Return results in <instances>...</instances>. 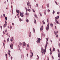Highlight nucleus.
Segmentation results:
<instances>
[{"instance_id":"obj_1","label":"nucleus","mask_w":60,"mask_h":60,"mask_svg":"<svg viewBox=\"0 0 60 60\" xmlns=\"http://www.w3.org/2000/svg\"><path fill=\"white\" fill-rule=\"evenodd\" d=\"M55 18V21H56V23H57V24H59V23H58V21H57L56 20H57V19H59V16H57V17H56Z\"/></svg>"},{"instance_id":"obj_25","label":"nucleus","mask_w":60,"mask_h":60,"mask_svg":"<svg viewBox=\"0 0 60 60\" xmlns=\"http://www.w3.org/2000/svg\"><path fill=\"white\" fill-rule=\"evenodd\" d=\"M8 54L9 55V56H11V55L10 54V53H8Z\"/></svg>"},{"instance_id":"obj_9","label":"nucleus","mask_w":60,"mask_h":60,"mask_svg":"<svg viewBox=\"0 0 60 60\" xmlns=\"http://www.w3.org/2000/svg\"><path fill=\"white\" fill-rule=\"evenodd\" d=\"M34 23L35 24H36V20H35V19H34Z\"/></svg>"},{"instance_id":"obj_14","label":"nucleus","mask_w":60,"mask_h":60,"mask_svg":"<svg viewBox=\"0 0 60 60\" xmlns=\"http://www.w3.org/2000/svg\"><path fill=\"white\" fill-rule=\"evenodd\" d=\"M5 24L6 25L7 24V22H6V21H5Z\"/></svg>"},{"instance_id":"obj_57","label":"nucleus","mask_w":60,"mask_h":60,"mask_svg":"<svg viewBox=\"0 0 60 60\" xmlns=\"http://www.w3.org/2000/svg\"><path fill=\"white\" fill-rule=\"evenodd\" d=\"M30 35V34H29V37H30V36H31V35Z\"/></svg>"},{"instance_id":"obj_29","label":"nucleus","mask_w":60,"mask_h":60,"mask_svg":"<svg viewBox=\"0 0 60 60\" xmlns=\"http://www.w3.org/2000/svg\"><path fill=\"white\" fill-rule=\"evenodd\" d=\"M47 7H48V8L49 7V4H47Z\"/></svg>"},{"instance_id":"obj_30","label":"nucleus","mask_w":60,"mask_h":60,"mask_svg":"<svg viewBox=\"0 0 60 60\" xmlns=\"http://www.w3.org/2000/svg\"><path fill=\"white\" fill-rule=\"evenodd\" d=\"M55 2L56 4H57V2H56V1H55Z\"/></svg>"},{"instance_id":"obj_40","label":"nucleus","mask_w":60,"mask_h":60,"mask_svg":"<svg viewBox=\"0 0 60 60\" xmlns=\"http://www.w3.org/2000/svg\"><path fill=\"white\" fill-rule=\"evenodd\" d=\"M30 52H32V49H30Z\"/></svg>"},{"instance_id":"obj_27","label":"nucleus","mask_w":60,"mask_h":60,"mask_svg":"<svg viewBox=\"0 0 60 60\" xmlns=\"http://www.w3.org/2000/svg\"><path fill=\"white\" fill-rule=\"evenodd\" d=\"M49 11H50V10L49 9L48 10V12H49Z\"/></svg>"},{"instance_id":"obj_33","label":"nucleus","mask_w":60,"mask_h":60,"mask_svg":"<svg viewBox=\"0 0 60 60\" xmlns=\"http://www.w3.org/2000/svg\"><path fill=\"white\" fill-rule=\"evenodd\" d=\"M27 46L28 48H29V44H28L27 45Z\"/></svg>"},{"instance_id":"obj_63","label":"nucleus","mask_w":60,"mask_h":60,"mask_svg":"<svg viewBox=\"0 0 60 60\" xmlns=\"http://www.w3.org/2000/svg\"><path fill=\"white\" fill-rule=\"evenodd\" d=\"M26 15H27V13H26Z\"/></svg>"},{"instance_id":"obj_11","label":"nucleus","mask_w":60,"mask_h":60,"mask_svg":"<svg viewBox=\"0 0 60 60\" xmlns=\"http://www.w3.org/2000/svg\"><path fill=\"white\" fill-rule=\"evenodd\" d=\"M19 45H20V46H21V45H22V43H21V42H19Z\"/></svg>"},{"instance_id":"obj_3","label":"nucleus","mask_w":60,"mask_h":60,"mask_svg":"<svg viewBox=\"0 0 60 60\" xmlns=\"http://www.w3.org/2000/svg\"><path fill=\"white\" fill-rule=\"evenodd\" d=\"M10 47L11 49H13V44L12 43L11 44V45H10Z\"/></svg>"},{"instance_id":"obj_54","label":"nucleus","mask_w":60,"mask_h":60,"mask_svg":"<svg viewBox=\"0 0 60 60\" xmlns=\"http://www.w3.org/2000/svg\"><path fill=\"white\" fill-rule=\"evenodd\" d=\"M51 54H52V53H51V52H50V55H51Z\"/></svg>"},{"instance_id":"obj_60","label":"nucleus","mask_w":60,"mask_h":60,"mask_svg":"<svg viewBox=\"0 0 60 60\" xmlns=\"http://www.w3.org/2000/svg\"><path fill=\"white\" fill-rule=\"evenodd\" d=\"M12 25H14V23H12Z\"/></svg>"},{"instance_id":"obj_47","label":"nucleus","mask_w":60,"mask_h":60,"mask_svg":"<svg viewBox=\"0 0 60 60\" xmlns=\"http://www.w3.org/2000/svg\"><path fill=\"white\" fill-rule=\"evenodd\" d=\"M46 40L47 41H48V38H46Z\"/></svg>"},{"instance_id":"obj_43","label":"nucleus","mask_w":60,"mask_h":60,"mask_svg":"<svg viewBox=\"0 0 60 60\" xmlns=\"http://www.w3.org/2000/svg\"><path fill=\"white\" fill-rule=\"evenodd\" d=\"M57 51L58 52H60V51H59V49H58L57 50Z\"/></svg>"},{"instance_id":"obj_7","label":"nucleus","mask_w":60,"mask_h":60,"mask_svg":"<svg viewBox=\"0 0 60 60\" xmlns=\"http://www.w3.org/2000/svg\"><path fill=\"white\" fill-rule=\"evenodd\" d=\"M27 5H28V6H30V2H28V3H27Z\"/></svg>"},{"instance_id":"obj_12","label":"nucleus","mask_w":60,"mask_h":60,"mask_svg":"<svg viewBox=\"0 0 60 60\" xmlns=\"http://www.w3.org/2000/svg\"><path fill=\"white\" fill-rule=\"evenodd\" d=\"M47 47V45L46 44L45 45V49H47V48H46Z\"/></svg>"},{"instance_id":"obj_6","label":"nucleus","mask_w":60,"mask_h":60,"mask_svg":"<svg viewBox=\"0 0 60 60\" xmlns=\"http://www.w3.org/2000/svg\"><path fill=\"white\" fill-rule=\"evenodd\" d=\"M16 12L18 14H19V10H16Z\"/></svg>"},{"instance_id":"obj_46","label":"nucleus","mask_w":60,"mask_h":60,"mask_svg":"<svg viewBox=\"0 0 60 60\" xmlns=\"http://www.w3.org/2000/svg\"><path fill=\"white\" fill-rule=\"evenodd\" d=\"M6 60H7V59H7V56H6Z\"/></svg>"},{"instance_id":"obj_16","label":"nucleus","mask_w":60,"mask_h":60,"mask_svg":"<svg viewBox=\"0 0 60 60\" xmlns=\"http://www.w3.org/2000/svg\"><path fill=\"white\" fill-rule=\"evenodd\" d=\"M19 13L20 14V16H21V15H22V13L21 12H20Z\"/></svg>"},{"instance_id":"obj_59","label":"nucleus","mask_w":60,"mask_h":60,"mask_svg":"<svg viewBox=\"0 0 60 60\" xmlns=\"http://www.w3.org/2000/svg\"><path fill=\"white\" fill-rule=\"evenodd\" d=\"M0 27L1 28V29H2V26H0Z\"/></svg>"},{"instance_id":"obj_64","label":"nucleus","mask_w":60,"mask_h":60,"mask_svg":"<svg viewBox=\"0 0 60 60\" xmlns=\"http://www.w3.org/2000/svg\"><path fill=\"white\" fill-rule=\"evenodd\" d=\"M12 59V57H11V59Z\"/></svg>"},{"instance_id":"obj_28","label":"nucleus","mask_w":60,"mask_h":60,"mask_svg":"<svg viewBox=\"0 0 60 60\" xmlns=\"http://www.w3.org/2000/svg\"><path fill=\"white\" fill-rule=\"evenodd\" d=\"M53 51H55V48H53Z\"/></svg>"},{"instance_id":"obj_36","label":"nucleus","mask_w":60,"mask_h":60,"mask_svg":"<svg viewBox=\"0 0 60 60\" xmlns=\"http://www.w3.org/2000/svg\"><path fill=\"white\" fill-rule=\"evenodd\" d=\"M47 21L48 23H49V19H47Z\"/></svg>"},{"instance_id":"obj_8","label":"nucleus","mask_w":60,"mask_h":60,"mask_svg":"<svg viewBox=\"0 0 60 60\" xmlns=\"http://www.w3.org/2000/svg\"><path fill=\"white\" fill-rule=\"evenodd\" d=\"M22 45H23V46H26V43H25H25H24V42L23 43V44H22Z\"/></svg>"},{"instance_id":"obj_51","label":"nucleus","mask_w":60,"mask_h":60,"mask_svg":"<svg viewBox=\"0 0 60 60\" xmlns=\"http://www.w3.org/2000/svg\"><path fill=\"white\" fill-rule=\"evenodd\" d=\"M11 42H12V40L11 39Z\"/></svg>"},{"instance_id":"obj_56","label":"nucleus","mask_w":60,"mask_h":60,"mask_svg":"<svg viewBox=\"0 0 60 60\" xmlns=\"http://www.w3.org/2000/svg\"><path fill=\"white\" fill-rule=\"evenodd\" d=\"M24 55H22V57L23 58H24Z\"/></svg>"},{"instance_id":"obj_22","label":"nucleus","mask_w":60,"mask_h":60,"mask_svg":"<svg viewBox=\"0 0 60 60\" xmlns=\"http://www.w3.org/2000/svg\"><path fill=\"white\" fill-rule=\"evenodd\" d=\"M29 21V20L28 19H27L26 20V22H28Z\"/></svg>"},{"instance_id":"obj_44","label":"nucleus","mask_w":60,"mask_h":60,"mask_svg":"<svg viewBox=\"0 0 60 60\" xmlns=\"http://www.w3.org/2000/svg\"><path fill=\"white\" fill-rule=\"evenodd\" d=\"M6 24H5L4 25V27H5V26H6Z\"/></svg>"},{"instance_id":"obj_52","label":"nucleus","mask_w":60,"mask_h":60,"mask_svg":"<svg viewBox=\"0 0 60 60\" xmlns=\"http://www.w3.org/2000/svg\"><path fill=\"white\" fill-rule=\"evenodd\" d=\"M5 56H7V54H6Z\"/></svg>"},{"instance_id":"obj_42","label":"nucleus","mask_w":60,"mask_h":60,"mask_svg":"<svg viewBox=\"0 0 60 60\" xmlns=\"http://www.w3.org/2000/svg\"><path fill=\"white\" fill-rule=\"evenodd\" d=\"M58 33V31H57L56 32V34H57V33Z\"/></svg>"},{"instance_id":"obj_13","label":"nucleus","mask_w":60,"mask_h":60,"mask_svg":"<svg viewBox=\"0 0 60 60\" xmlns=\"http://www.w3.org/2000/svg\"><path fill=\"white\" fill-rule=\"evenodd\" d=\"M46 45H47V44H49V42H46Z\"/></svg>"},{"instance_id":"obj_41","label":"nucleus","mask_w":60,"mask_h":60,"mask_svg":"<svg viewBox=\"0 0 60 60\" xmlns=\"http://www.w3.org/2000/svg\"><path fill=\"white\" fill-rule=\"evenodd\" d=\"M56 37H57V38L58 37V35H56Z\"/></svg>"},{"instance_id":"obj_32","label":"nucleus","mask_w":60,"mask_h":60,"mask_svg":"<svg viewBox=\"0 0 60 60\" xmlns=\"http://www.w3.org/2000/svg\"><path fill=\"white\" fill-rule=\"evenodd\" d=\"M10 29H11V28H12V26H10Z\"/></svg>"},{"instance_id":"obj_31","label":"nucleus","mask_w":60,"mask_h":60,"mask_svg":"<svg viewBox=\"0 0 60 60\" xmlns=\"http://www.w3.org/2000/svg\"><path fill=\"white\" fill-rule=\"evenodd\" d=\"M32 55H31L30 56V58H32Z\"/></svg>"},{"instance_id":"obj_20","label":"nucleus","mask_w":60,"mask_h":60,"mask_svg":"<svg viewBox=\"0 0 60 60\" xmlns=\"http://www.w3.org/2000/svg\"><path fill=\"white\" fill-rule=\"evenodd\" d=\"M38 7V4L37 3L35 6V7Z\"/></svg>"},{"instance_id":"obj_21","label":"nucleus","mask_w":60,"mask_h":60,"mask_svg":"<svg viewBox=\"0 0 60 60\" xmlns=\"http://www.w3.org/2000/svg\"><path fill=\"white\" fill-rule=\"evenodd\" d=\"M34 16H35L36 17V18H37V16L36 14H35V15H34Z\"/></svg>"},{"instance_id":"obj_50","label":"nucleus","mask_w":60,"mask_h":60,"mask_svg":"<svg viewBox=\"0 0 60 60\" xmlns=\"http://www.w3.org/2000/svg\"><path fill=\"white\" fill-rule=\"evenodd\" d=\"M19 20L20 21H22V19H20Z\"/></svg>"},{"instance_id":"obj_61","label":"nucleus","mask_w":60,"mask_h":60,"mask_svg":"<svg viewBox=\"0 0 60 60\" xmlns=\"http://www.w3.org/2000/svg\"><path fill=\"white\" fill-rule=\"evenodd\" d=\"M30 34V35H31V33L30 32V34Z\"/></svg>"},{"instance_id":"obj_49","label":"nucleus","mask_w":60,"mask_h":60,"mask_svg":"<svg viewBox=\"0 0 60 60\" xmlns=\"http://www.w3.org/2000/svg\"><path fill=\"white\" fill-rule=\"evenodd\" d=\"M54 33L55 34V35H56V32L55 31L54 32Z\"/></svg>"},{"instance_id":"obj_2","label":"nucleus","mask_w":60,"mask_h":60,"mask_svg":"<svg viewBox=\"0 0 60 60\" xmlns=\"http://www.w3.org/2000/svg\"><path fill=\"white\" fill-rule=\"evenodd\" d=\"M49 23H48V25H47V26L46 27V30L47 31H48L49 30Z\"/></svg>"},{"instance_id":"obj_38","label":"nucleus","mask_w":60,"mask_h":60,"mask_svg":"<svg viewBox=\"0 0 60 60\" xmlns=\"http://www.w3.org/2000/svg\"><path fill=\"white\" fill-rule=\"evenodd\" d=\"M9 38H8L7 39V41H9Z\"/></svg>"},{"instance_id":"obj_45","label":"nucleus","mask_w":60,"mask_h":60,"mask_svg":"<svg viewBox=\"0 0 60 60\" xmlns=\"http://www.w3.org/2000/svg\"><path fill=\"white\" fill-rule=\"evenodd\" d=\"M27 57L28 56V54H27Z\"/></svg>"},{"instance_id":"obj_19","label":"nucleus","mask_w":60,"mask_h":60,"mask_svg":"<svg viewBox=\"0 0 60 60\" xmlns=\"http://www.w3.org/2000/svg\"><path fill=\"white\" fill-rule=\"evenodd\" d=\"M33 30L34 33V32H35V30L34 29V28H33Z\"/></svg>"},{"instance_id":"obj_35","label":"nucleus","mask_w":60,"mask_h":60,"mask_svg":"<svg viewBox=\"0 0 60 60\" xmlns=\"http://www.w3.org/2000/svg\"><path fill=\"white\" fill-rule=\"evenodd\" d=\"M32 10H33L34 12H35V11H34V10L33 9H32Z\"/></svg>"},{"instance_id":"obj_55","label":"nucleus","mask_w":60,"mask_h":60,"mask_svg":"<svg viewBox=\"0 0 60 60\" xmlns=\"http://www.w3.org/2000/svg\"><path fill=\"white\" fill-rule=\"evenodd\" d=\"M59 47H60V43H59Z\"/></svg>"},{"instance_id":"obj_37","label":"nucleus","mask_w":60,"mask_h":60,"mask_svg":"<svg viewBox=\"0 0 60 60\" xmlns=\"http://www.w3.org/2000/svg\"><path fill=\"white\" fill-rule=\"evenodd\" d=\"M5 19H6V20H7V17H5Z\"/></svg>"},{"instance_id":"obj_24","label":"nucleus","mask_w":60,"mask_h":60,"mask_svg":"<svg viewBox=\"0 0 60 60\" xmlns=\"http://www.w3.org/2000/svg\"><path fill=\"white\" fill-rule=\"evenodd\" d=\"M52 13L53 14H54V13H55V11L54 10L52 12Z\"/></svg>"},{"instance_id":"obj_5","label":"nucleus","mask_w":60,"mask_h":60,"mask_svg":"<svg viewBox=\"0 0 60 60\" xmlns=\"http://www.w3.org/2000/svg\"><path fill=\"white\" fill-rule=\"evenodd\" d=\"M41 28H40V30H41V31L42 30H43V26H42L41 27Z\"/></svg>"},{"instance_id":"obj_58","label":"nucleus","mask_w":60,"mask_h":60,"mask_svg":"<svg viewBox=\"0 0 60 60\" xmlns=\"http://www.w3.org/2000/svg\"><path fill=\"white\" fill-rule=\"evenodd\" d=\"M28 10V9H26V11H27V10Z\"/></svg>"},{"instance_id":"obj_10","label":"nucleus","mask_w":60,"mask_h":60,"mask_svg":"<svg viewBox=\"0 0 60 60\" xmlns=\"http://www.w3.org/2000/svg\"><path fill=\"white\" fill-rule=\"evenodd\" d=\"M50 25L51 26H53V25L52 23H50Z\"/></svg>"},{"instance_id":"obj_4","label":"nucleus","mask_w":60,"mask_h":60,"mask_svg":"<svg viewBox=\"0 0 60 60\" xmlns=\"http://www.w3.org/2000/svg\"><path fill=\"white\" fill-rule=\"evenodd\" d=\"M37 39H38V40H37V42L38 43H38H40L41 41V39L39 38H38Z\"/></svg>"},{"instance_id":"obj_48","label":"nucleus","mask_w":60,"mask_h":60,"mask_svg":"<svg viewBox=\"0 0 60 60\" xmlns=\"http://www.w3.org/2000/svg\"><path fill=\"white\" fill-rule=\"evenodd\" d=\"M43 51V49H41V52H42Z\"/></svg>"},{"instance_id":"obj_62","label":"nucleus","mask_w":60,"mask_h":60,"mask_svg":"<svg viewBox=\"0 0 60 60\" xmlns=\"http://www.w3.org/2000/svg\"><path fill=\"white\" fill-rule=\"evenodd\" d=\"M25 9H26V10L27 9L26 8V7L25 8Z\"/></svg>"},{"instance_id":"obj_53","label":"nucleus","mask_w":60,"mask_h":60,"mask_svg":"<svg viewBox=\"0 0 60 60\" xmlns=\"http://www.w3.org/2000/svg\"><path fill=\"white\" fill-rule=\"evenodd\" d=\"M59 12H57V14H59Z\"/></svg>"},{"instance_id":"obj_17","label":"nucleus","mask_w":60,"mask_h":60,"mask_svg":"<svg viewBox=\"0 0 60 60\" xmlns=\"http://www.w3.org/2000/svg\"><path fill=\"white\" fill-rule=\"evenodd\" d=\"M31 55H32V56H34V55H33V52H31Z\"/></svg>"},{"instance_id":"obj_34","label":"nucleus","mask_w":60,"mask_h":60,"mask_svg":"<svg viewBox=\"0 0 60 60\" xmlns=\"http://www.w3.org/2000/svg\"><path fill=\"white\" fill-rule=\"evenodd\" d=\"M24 16V15L22 14V15L21 16V17H23Z\"/></svg>"},{"instance_id":"obj_15","label":"nucleus","mask_w":60,"mask_h":60,"mask_svg":"<svg viewBox=\"0 0 60 60\" xmlns=\"http://www.w3.org/2000/svg\"><path fill=\"white\" fill-rule=\"evenodd\" d=\"M28 11H29V12H30V11H31V10L30 9H28Z\"/></svg>"},{"instance_id":"obj_39","label":"nucleus","mask_w":60,"mask_h":60,"mask_svg":"<svg viewBox=\"0 0 60 60\" xmlns=\"http://www.w3.org/2000/svg\"><path fill=\"white\" fill-rule=\"evenodd\" d=\"M8 52H9L8 53H10V52H11V51H10V50H8Z\"/></svg>"},{"instance_id":"obj_18","label":"nucleus","mask_w":60,"mask_h":60,"mask_svg":"<svg viewBox=\"0 0 60 60\" xmlns=\"http://www.w3.org/2000/svg\"><path fill=\"white\" fill-rule=\"evenodd\" d=\"M46 10H45L44 14L45 15H46Z\"/></svg>"},{"instance_id":"obj_23","label":"nucleus","mask_w":60,"mask_h":60,"mask_svg":"<svg viewBox=\"0 0 60 60\" xmlns=\"http://www.w3.org/2000/svg\"><path fill=\"white\" fill-rule=\"evenodd\" d=\"M39 14H40L41 16H42V15H41V13L40 12Z\"/></svg>"},{"instance_id":"obj_26","label":"nucleus","mask_w":60,"mask_h":60,"mask_svg":"<svg viewBox=\"0 0 60 60\" xmlns=\"http://www.w3.org/2000/svg\"><path fill=\"white\" fill-rule=\"evenodd\" d=\"M42 22H43V24H45V22H44V20H43L42 21Z\"/></svg>"}]
</instances>
